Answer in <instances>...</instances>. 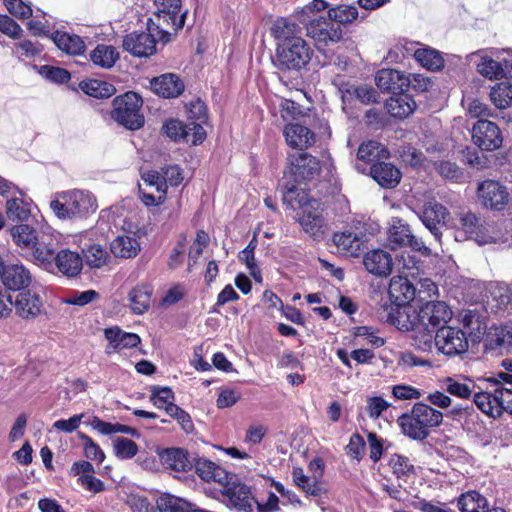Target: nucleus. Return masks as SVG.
Segmentation results:
<instances>
[{"mask_svg":"<svg viewBox=\"0 0 512 512\" xmlns=\"http://www.w3.org/2000/svg\"><path fill=\"white\" fill-rule=\"evenodd\" d=\"M449 216L450 214L445 206L435 200H429L423 206L421 220L434 237L440 240V228L448 224Z\"/></svg>","mask_w":512,"mask_h":512,"instance_id":"obj_18","label":"nucleus"},{"mask_svg":"<svg viewBox=\"0 0 512 512\" xmlns=\"http://www.w3.org/2000/svg\"><path fill=\"white\" fill-rule=\"evenodd\" d=\"M475 405L486 415L498 418L504 412L512 415V389L504 386L474 395Z\"/></svg>","mask_w":512,"mask_h":512,"instance_id":"obj_9","label":"nucleus"},{"mask_svg":"<svg viewBox=\"0 0 512 512\" xmlns=\"http://www.w3.org/2000/svg\"><path fill=\"white\" fill-rule=\"evenodd\" d=\"M8 11L17 18L26 19L32 15V8L22 0H4Z\"/></svg>","mask_w":512,"mask_h":512,"instance_id":"obj_60","label":"nucleus"},{"mask_svg":"<svg viewBox=\"0 0 512 512\" xmlns=\"http://www.w3.org/2000/svg\"><path fill=\"white\" fill-rule=\"evenodd\" d=\"M50 209L61 220L84 218L97 209L96 198L84 190H70L57 194L50 201Z\"/></svg>","mask_w":512,"mask_h":512,"instance_id":"obj_4","label":"nucleus"},{"mask_svg":"<svg viewBox=\"0 0 512 512\" xmlns=\"http://www.w3.org/2000/svg\"><path fill=\"white\" fill-rule=\"evenodd\" d=\"M10 234L18 247L27 250H30L32 246L35 245L40 236L32 227L26 224L13 226L10 230Z\"/></svg>","mask_w":512,"mask_h":512,"instance_id":"obj_39","label":"nucleus"},{"mask_svg":"<svg viewBox=\"0 0 512 512\" xmlns=\"http://www.w3.org/2000/svg\"><path fill=\"white\" fill-rule=\"evenodd\" d=\"M487 506L486 498L476 491L462 494L458 499V507L461 512H485Z\"/></svg>","mask_w":512,"mask_h":512,"instance_id":"obj_42","label":"nucleus"},{"mask_svg":"<svg viewBox=\"0 0 512 512\" xmlns=\"http://www.w3.org/2000/svg\"><path fill=\"white\" fill-rule=\"evenodd\" d=\"M162 461L166 468L176 472H186L192 468L186 452L181 449H168L162 455Z\"/></svg>","mask_w":512,"mask_h":512,"instance_id":"obj_37","label":"nucleus"},{"mask_svg":"<svg viewBox=\"0 0 512 512\" xmlns=\"http://www.w3.org/2000/svg\"><path fill=\"white\" fill-rule=\"evenodd\" d=\"M375 82L379 89L394 94L402 92L409 84L408 78L395 69L380 70L376 74Z\"/></svg>","mask_w":512,"mask_h":512,"instance_id":"obj_25","label":"nucleus"},{"mask_svg":"<svg viewBox=\"0 0 512 512\" xmlns=\"http://www.w3.org/2000/svg\"><path fill=\"white\" fill-rule=\"evenodd\" d=\"M292 479L294 484L303 492L310 496H320L322 488L318 483L304 474L300 467H294L292 470Z\"/></svg>","mask_w":512,"mask_h":512,"instance_id":"obj_44","label":"nucleus"},{"mask_svg":"<svg viewBox=\"0 0 512 512\" xmlns=\"http://www.w3.org/2000/svg\"><path fill=\"white\" fill-rule=\"evenodd\" d=\"M372 178L382 187H395L401 180L399 169L391 163L379 162L371 167Z\"/></svg>","mask_w":512,"mask_h":512,"instance_id":"obj_31","label":"nucleus"},{"mask_svg":"<svg viewBox=\"0 0 512 512\" xmlns=\"http://www.w3.org/2000/svg\"><path fill=\"white\" fill-rule=\"evenodd\" d=\"M30 214V204L25 200L12 198L6 202V215L11 221H26Z\"/></svg>","mask_w":512,"mask_h":512,"instance_id":"obj_45","label":"nucleus"},{"mask_svg":"<svg viewBox=\"0 0 512 512\" xmlns=\"http://www.w3.org/2000/svg\"><path fill=\"white\" fill-rule=\"evenodd\" d=\"M386 107L393 117L405 118L414 112L416 103L410 95L401 94L397 97H391L387 101Z\"/></svg>","mask_w":512,"mask_h":512,"instance_id":"obj_34","label":"nucleus"},{"mask_svg":"<svg viewBox=\"0 0 512 512\" xmlns=\"http://www.w3.org/2000/svg\"><path fill=\"white\" fill-rule=\"evenodd\" d=\"M283 201L292 209L298 205L301 208L298 222L303 231L314 238H321L324 234V218L320 204L316 200H309L304 191L292 187L283 193Z\"/></svg>","mask_w":512,"mask_h":512,"instance_id":"obj_3","label":"nucleus"},{"mask_svg":"<svg viewBox=\"0 0 512 512\" xmlns=\"http://www.w3.org/2000/svg\"><path fill=\"white\" fill-rule=\"evenodd\" d=\"M133 32L128 34L123 40V47L126 51L137 57H147L155 52L156 40L159 35L157 31Z\"/></svg>","mask_w":512,"mask_h":512,"instance_id":"obj_19","label":"nucleus"},{"mask_svg":"<svg viewBox=\"0 0 512 512\" xmlns=\"http://www.w3.org/2000/svg\"><path fill=\"white\" fill-rule=\"evenodd\" d=\"M441 389L451 396L461 400H468L479 391H476V384L470 378L463 376L445 377L440 380Z\"/></svg>","mask_w":512,"mask_h":512,"instance_id":"obj_20","label":"nucleus"},{"mask_svg":"<svg viewBox=\"0 0 512 512\" xmlns=\"http://www.w3.org/2000/svg\"><path fill=\"white\" fill-rule=\"evenodd\" d=\"M151 88L164 98H175L184 91V83L176 74L167 73L154 78Z\"/></svg>","mask_w":512,"mask_h":512,"instance_id":"obj_26","label":"nucleus"},{"mask_svg":"<svg viewBox=\"0 0 512 512\" xmlns=\"http://www.w3.org/2000/svg\"><path fill=\"white\" fill-rule=\"evenodd\" d=\"M477 196L480 203L491 210H503L509 202L505 186L494 180H485L478 185Z\"/></svg>","mask_w":512,"mask_h":512,"instance_id":"obj_17","label":"nucleus"},{"mask_svg":"<svg viewBox=\"0 0 512 512\" xmlns=\"http://www.w3.org/2000/svg\"><path fill=\"white\" fill-rule=\"evenodd\" d=\"M460 224L466 234L474 236L475 240L483 245L493 241L492 237L485 238L482 234L484 226L480 223V219L471 212H466L460 215Z\"/></svg>","mask_w":512,"mask_h":512,"instance_id":"obj_38","label":"nucleus"},{"mask_svg":"<svg viewBox=\"0 0 512 512\" xmlns=\"http://www.w3.org/2000/svg\"><path fill=\"white\" fill-rule=\"evenodd\" d=\"M490 100L498 109H506L512 106V84L503 81L495 84L490 90Z\"/></svg>","mask_w":512,"mask_h":512,"instance_id":"obj_40","label":"nucleus"},{"mask_svg":"<svg viewBox=\"0 0 512 512\" xmlns=\"http://www.w3.org/2000/svg\"><path fill=\"white\" fill-rule=\"evenodd\" d=\"M407 258L408 262H406L404 255H401V257L397 259L395 265L401 275L394 276L389 284L390 298L397 306H403L401 309L407 307L406 304L411 302L416 294L414 285L408 279V276L412 274L410 270L414 269L415 264L409 255Z\"/></svg>","mask_w":512,"mask_h":512,"instance_id":"obj_8","label":"nucleus"},{"mask_svg":"<svg viewBox=\"0 0 512 512\" xmlns=\"http://www.w3.org/2000/svg\"><path fill=\"white\" fill-rule=\"evenodd\" d=\"M492 295L493 301L496 302V304L492 306V309L495 307L496 311H500L508 307V305H512V293L509 288L502 286L495 287Z\"/></svg>","mask_w":512,"mask_h":512,"instance_id":"obj_61","label":"nucleus"},{"mask_svg":"<svg viewBox=\"0 0 512 512\" xmlns=\"http://www.w3.org/2000/svg\"><path fill=\"white\" fill-rule=\"evenodd\" d=\"M91 60L102 68H111L119 58L117 50L113 46L98 45L91 52Z\"/></svg>","mask_w":512,"mask_h":512,"instance_id":"obj_43","label":"nucleus"},{"mask_svg":"<svg viewBox=\"0 0 512 512\" xmlns=\"http://www.w3.org/2000/svg\"><path fill=\"white\" fill-rule=\"evenodd\" d=\"M167 414H169L172 418L176 419L181 428L186 433H191L194 430V425L190 415L185 412L179 406H169L167 409Z\"/></svg>","mask_w":512,"mask_h":512,"instance_id":"obj_59","label":"nucleus"},{"mask_svg":"<svg viewBox=\"0 0 512 512\" xmlns=\"http://www.w3.org/2000/svg\"><path fill=\"white\" fill-rule=\"evenodd\" d=\"M435 347L444 355L457 356L468 350L469 343L461 329L443 326L436 331Z\"/></svg>","mask_w":512,"mask_h":512,"instance_id":"obj_12","label":"nucleus"},{"mask_svg":"<svg viewBox=\"0 0 512 512\" xmlns=\"http://www.w3.org/2000/svg\"><path fill=\"white\" fill-rule=\"evenodd\" d=\"M382 152L384 149L381 145L377 141L370 140L360 145L357 157L364 162H371L380 157Z\"/></svg>","mask_w":512,"mask_h":512,"instance_id":"obj_54","label":"nucleus"},{"mask_svg":"<svg viewBox=\"0 0 512 512\" xmlns=\"http://www.w3.org/2000/svg\"><path fill=\"white\" fill-rule=\"evenodd\" d=\"M158 508L160 512H189L196 510L192 509V505L182 498L173 495H164L158 501Z\"/></svg>","mask_w":512,"mask_h":512,"instance_id":"obj_48","label":"nucleus"},{"mask_svg":"<svg viewBox=\"0 0 512 512\" xmlns=\"http://www.w3.org/2000/svg\"><path fill=\"white\" fill-rule=\"evenodd\" d=\"M410 309V314L416 320L438 330V327H443L452 317V311L449 306L442 301H430L421 306L417 312L412 307H405Z\"/></svg>","mask_w":512,"mask_h":512,"instance_id":"obj_15","label":"nucleus"},{"mask_svg":"<svg viewBox=\"0 0 512 512\" xmlns=\"http://www.w3.org/2000/svg\"><path fill=\"white\" fill-rule=\"evenodd\" d=\"M366 238L364 235H359L351 231L337 232L333 235V243L337 247L339 253L357 257L363 250Z\"/></svg>","mask_w":512,"mask_h":512,"instance_id":"obj_21","label":"nucleus"},{"mask_svg":"<svg viewBox=\"0 0 512 512\" xmlns=\"http://www.w3.org/2000/svg\"><path fill=\"white\" fill-rule=\"evenodd\" d=\"M59 234L43 231L30 251L31 260L45 270H51L54 265V256L59 245Z\"/></svg>","mask_w":512,"mask_h":512,"instance_id":"obj_13","label":"nucleus"},{"mask_svg":"<svg viewBox=\"0 0 512 512\" xmlns=\"http://www.w3.org/2000/svg\"><path fill=\"white\" fill-rule=\"evenodd\" d=\"M113 449L117 458L131 459L138 453V445L131 439L116 437L113 439Z\"/></svg>","mask_w":512,"mask_h":512,"instance_id":"obj_49","label":"nucleus"},{"mask_svg":"<svg viewBox=\"0 0 512 512\" xmlns=\"http://www.w3.org/2000/svg\"><path fill=\"white\" fill-rule=\"evenodd\" d=\"M156 11L148 20V29L157 31L160 40L182 29L186 12L181 11V0H155Z\"/></svg>","mask_w":512,"mask_h":512,"instance_id":"obj_5","label":"nucleus"},{"mask_svg":"<svg viewBox=\"0 0 512 512\" xmlns=\"http://www.w3.org/2000/svg\"><path fill=\"white\" fill-rule=\"evenodd\" d=\"M110 250L115 257L132 258L138 254L140 245L134 237L122 235L111 242Z\"/></svg>","mask_w":512,"mask_h":512,"instance_id":"obj_33","label":"nucleus"},{"mask_svg":"<svg viewBox=\"0 0 512 512\" xmlns=\"http://www.w3.org/2000/svg\"><path fill=\"white\" fill-rule=\"evenodd\" d=\"M174 393L168 387H154L152 389L151 401L159 408L167 412L169 406H177L173 403Z\"/></svg>","mask_w":512,"mask_h":512,"instance_id":"obj_53","label":"nucleus"},{"mask_svg":"<svg viewBox=\"0 0 512 512\" xmlns=\"http://www.w3.org/2000/svg\"><path fill=\"white\" fill-rule=\"evenodd\" d=\"M51 38L61 51L69 55H81L86 50L85 42L78 35L55 31Z\"/></svg>","mask_w":512,"mask_h":512,"instance_id":"obj_32","label":"nucleus"},{"mask_svg":"<svg viewBox=\"0 0 512 512\" xmlns=\"http://www.w3.org/2000/svg\"><path fill=\"white\" fill-rule=\"evenodd\" d=\"M489 337L493 347L512 348V325L495 327Z\"/></svg>","mask_w":512,"mask_h":512,"instance_id":"obj_51","label":"nucleus"},{"mask_svg":"<svg viewBox=\"0 0 512 512\" xmlns=\"http://www.w3.org/2000/svg\"><path fill=\"white\" fill-rule=\"evenodd\" d=\"M411 239V230L407 224L398 218H393L388 230V242L392 249L406 246Z\"/></svg>","mask_w":512,"mask_h":512,"instance_id":"obj_35","label":"nucleus"},{"mask_svg":"<svg viewBox=\"0 0 512 512\" xmlns=\"http://www.w3.org/2000/svg\"><path fill=\"white\" fill-rule=\"evenodd\" d=\"M442 412L425 403H415L409 413L402 414L397 423L404 435L414 440H423L429 429L442 423Z\"/></svg>","mask_w":512,"mask_h":512,"instance_id":"obj_2","label":"nucleus"},{"mask_svg":"<svg viewBox=\"0 0 512 512\" xmlns=\"http://www.w3.org/2000/svg\"><path fill=\"white\" fill-rule=\"evenodd\" d=\"M222 502L237 512H253L256 500L250 487L242 483L236 475H232L227 483L220 489Z\"/></svg>","mask_w":512,"mask_h":512,"instance_id":"obj_11","label":"nucleus"},{"mask_svg":"<svg viewBox=\"0 0 512 512\" xmlns=\"http://www.w3.org/2000/svg\"><path fill=\"white\" fill-rule=\"evenodd\" d=\"M86 263L91 268H100L106 264L107 251L99 244H92L84 251Z\"/></svg>","mask_w":512,"mask_h":512,"instance_id":"obj_52","label":"nucleus"},{"mask_svg":"<svg viewBox=\"0 0 512 512\" xmlns=\"http://www.w3.org/2000/svg\"><path fill=\"white\" fill-rule=\"evenodd\" d=\"M388 407L389 403L382 397L374 396L367 399L366 411L370 418L377 419Z\"/></svg>","mask_w":512,"mask_h":512,"instance_id":"obj_64","label":"nucleus"},{"mask_svg":"<svg viewBox=\"0 0 512 512\" xmlns=\"http://www.w3.org/2000/svg\"><path fill=\"white\" fill-rule=\"evenodd\" d=\"M477 67L480 74L490 79L498 78L503 74L504 71L502 65L499 62L486 57L482 58Z\"/></svg>","mask_w":512,"mask_h":512,"instance_id":"obj_57","label":"nucleus"},{"mask_svg":"<svg viewBox=\"0 0 512 512\" xmlns=\"http://www.w3.org/2000/svg\"><path fill=\"white\" fill-rule=\"evenodd\" d=\"M466 111L471 118L488 119L495 116L492 109L478 99L469 100Z\"/></svg>","mask_w":512,"mask_h":512,"instance_id":"obj_56","label":"nucleus"},{"mask_svg":"<svg viewBox=\"0 0 512 512\" xmlns=\"http://www.w3.org/2000/svg\"><path fill=\"white\" fill-rule=\"evenodd\" d=\"M14 307L16 313L22 318L35 317L41 313L42 301L40 297L31 291H23L15 296Z\"/></svg>","mask_w":512,"mask_h":512,"instance_id":"obj_28","label":"nucleus"},{"mask_svg":"<svg viewBox=\"0 0 512 512\" xmlns=\"http://www.w3.org/2000/svg\"><path fill=\"white\" fill-rule=\"evenodd\" d=\"M363 264L369 273L380 277L388 276L394 266L391 255L380 249L366 253Z\"/></svg>","mask_w":512,"mask_h":512,"instance_id":"obj_22","label":"nucleus"},{"mask_svg":"<svg viewBox=\"0 0 512 512\" xmlns=\"http://www.w3.org/2000/svg\"><path fill=\"white\" fill-rule=\"evenodd\" d=\"M196 474L206 482H215L222 488L229 479H232V473L226 471L216 463L207 460L199 459L195 463Z\"/></svg>","mask_w":512,"mask_h":512,"instance_id":"obj_24","label":"nucleus"},{"mask_svg":"<svg viewBox=\"0 0 512 512\" xmlns=\"http://www.w3.org/2000/svg\"><path fill=\"white\" fill-rule=\"evenodd\" d=\"M292 172L298 180H311L318 176L321 170L319 161L307 153L292 155Z\"/></svg>","mask_w":512,"mask_h":512,"instance_id":"obj_23","label":"nucleus"},{"mask_svg":"<svg viewBox=\"0 0 512 512\" xmlns=\"http://www.w3.org/2000/svg\"><path fill=\"white\" fill-rule=\"evenodd\" d=\"M270 36L275 42L272 63L282 72L300 71L313 57V49L302 36L298 23L286 17H277L269 27Z\"/></svg>","mask_w":512,"mask_h":512,"instance_id":"obj_1","label":"nucleus"},{"mask_svg":"<svg viewBox=\"0 0 512 512\" xmlns=\"http://www.w3.org/2000/svg\"><path fill=\"white\" fill-rule=\"evenodd\" d=\"M328 3L324 0H313L302 8L294 11V16L301 24H306L309 20L315 18L314 15L325 10Z\"/></svg>","mask_w":512,"mask_h":512,"instance_id":"obj_50","label":"nucleus"},{"mask_svg":"<svg viewBox=\"0 0 512 512\" xmlns=\"http://www.w3.org/2000/svg\"><path fill=\"white\" fill-rule=\"evenodd\" d=\"M392 323L400 330L412 332V345L423 352L432 351L435 346V330L432 327L416 320L410 314V309H397L396 316H392Z\"/></svg>","mask_w":512,"mask_h":512,"instance_id":"obj_6","label":"nucleus"},{"mask_svg":"<svg viewBox=\"0 0 512 512\" xmlns=\"http://www.w3.org/2000/svg\"><path fill=\"white\" fill-rule=\"evenodd\" d=\"M142 99L135 92H126L113 100L112 118L129 130L140 129L144 125L141 114Z\"/></svg>","mask_w":512,"mask_h":512,"instance_id":"obj_7","label":"nucleus"},{"mask_svg":"<svg viewBox=\"0 0 512 512\" xmlns=\"http://www.w3.org/2000/svg\"><path fill=\"white\" fill-rule=\"evenodd\" d=\"M473 143L483 151L499 149L503 143V136L496 123L488 119H479L471 129Z\"/></svg>","mask_w":512,"mask_h":512,"instance_id":"obj_14","label":"nucleus"},{"mask_svg":"<svg viewBox=\"0 0 512 512\" xmlns=\"http://www.w3.org/2000/svg\"><path fill=\"white\" fill-rule=\"evenodd\" d=\"M152 288L149 285H138L129 293V302L132 311L136 314L144 313L150 306Z\"/></svg>","mask_w":512,"mask_h":512,"instance_id":"obj_36","label":"nucleus"},{"mask_svg":"<svg viewBox=\"0 0 512 512\" xmlns=\"http://www.w3.org/2000/svg\"><path fill=\"white\" fill-rule=\"evenodd\" d=\"M100 295L95 290H86L81 292H73L66 300L65 303L69 305L85 306L99 299Z\"/></svg>","mask_w":512,"mask_h":512,"instance_id":"obj_58","label":"nucleus"},{"mask_svg":"<svg viewBox=\"0 0 512 512\" xmlns=\"http://www.w3.org/2000/svg\"><path fill=\"white\" fill-rule=\"evenodd\" d=\"M303 25L307 37L313 40L318 50L338 43L343 37L341 26L334 23L329 16H317Z\"/></svg>","mask_w":512,"mask_h":512,"instance_id":"obj_10","label":"nucleus"},{"mask_svg":"<svg viewBox=\"0 0 512 512\" xmlns=\"http://www.w3.org/2000/svg\"><path fill=\"white\" fill-rule=\"evenodd\" d=\"M164 133L174 141L183 140L186 142L187 138V123L179 120H169L163 126Z\"/></svg>","mask_w":512,"mask_h":512,"instance_id":"obj_55","label":"nucleus"},{"mask_svg":"<svg viewBox=\"0 0 512 512\" xmlns=\"http://www.w3.org/2000/svg\"><path fill=\"white\" fill-rule=\"evenodd\" d=\"M1 280L9 289L19 290L30 284L31 274L23 264H10L5 266Z\"/></svg>","mask_w":512,"mask_h":512,"instance_id":"obj_29","label":"nucleus"},{"mask_svg":"<svg viewBox=\"0 0 512 512\" xmlns=\"http://www.w3.org/2000/svg\"><path fill=\"white\" fill-rule=\"evenodd\" d=\"M283 133L287 144L293 148L303 150L315 143L314 133L306 126L298 123L287 125Z\"/></svg>","mask_w":512,"mask_h":512,"instance_id":"obj_27","label":"nucleus"},{"mask_svg":"<svg viewBox=\"0 0 512 512\" xmlns=\"http://www.w3.org/2000/svg\"><path fill=\"white\" fill-rule=\"evenodd\" d=\"M81 439L83 440L85 456L98 463H102L105 459V454L102 449L86 435H81Z\"/></svg>","mask_w":512,"mask_h":512,"instance_id":"obj_62","label":"nucleus"},{"mask_svg":"<svg viewBox=\"0 0 512 512\" xmlns=\"http://www.w3.org/2000/svg\"><path fill=\"white\" fill-rule=\"evenodd\" d=\"M54 263L64 276L76 277L82 270L83 261L81 256L69 249H63L54 256Z\"/></svg>","mask_w":512,"mask_h":512,"instance_id":"obj_30","label":"nucleus"},{"mask_svg":"<svg viewBox=\"0 0 512 512\" xmlns=\"http://www.w3.org/2000/svg\"><path fill=\"white\" fill-rule=\"evenodd\" d=\"M328 16L336 24H347L358 17V10L356 6L341 4L330 8Z\"/></svg>","mask_w":512,"mask_h":512,"instance_id":"obj_47","label":"nucleus"},{"mask_svg":"<svg viewBox=\"0 0 512 512\" xmlns=\"http://www.w3.org/2000/svg\"><path fill=\"white\" fill-rule=\"evenodd\" d=\"M143 183L139 185L141 199L147 206L162 204L166 199V184L157 171H145L141 175Z\"/></svg>","mask_w":512,"mask_h":512,"instance_id":"obj_16","label":"nucleus"},{"mask_svg":"<svg viewBox=\"0 0 512 512\" xmlns=\"http://www.w3.org/2000/svg\"><path fill=\"white\" fill-rule=\"evenodd\" d=\"M125 331L121 330L119 327H110L104 330V336L108 341V345L106 347V352L111 353L112 351H119L120 343H122V336H124Z\"/></svg>","mask_w":512,"mask_h":512,"instance_id":"obj_63","label":"nucleus"},{"mask_svg":"<svg viewBox=\"0 0 512 512\" xmlns=\"http://www.w3.org/2000/svg\"><path fill=\"white\" fill-rule=\"evenodd\" d=\"M415 59L429 70H439L444 65V60L437 50L430 48L418 49L415 51Z\"/></svg>","mask_w":512,"mask_h":512,"instance_id":"obj_46","label":"nucleus"},{"mask_svg":"<svg viewBox=\"0 0 512 512\" xmlns=\"http://www.w3.org/2000/svg\"><path fill=\"white\" fill-rule=\"evenodd\" d=\"M79 86L85 94L94 98H109L116 92L112 84L98 79L82 81Z\"/></svg>","mask_w":512,"mask_h":512,"instance_id":"obj_41","label":"nucleus"}]
</instances>
